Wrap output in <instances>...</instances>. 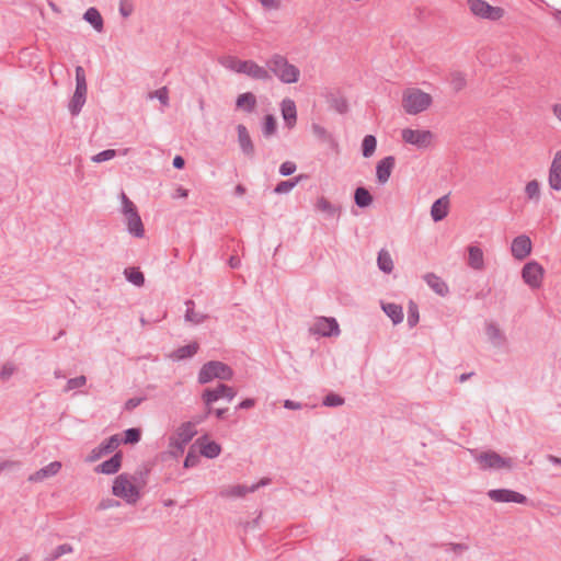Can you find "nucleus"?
<instances>
[{
  "mask_svg": "<svg viewBox=\"0 0 561 561\" xmlns=\"http://www.w3.org/2000/svg\"><path fill=\"white\" fill-rule=\"evenodd\" d=\"M330 106L340 114H344L348 110V104L345 98L340 95H330L329 98Z\"/></svg>",
  "mask_w": 561,
  "mask_h": 561,
  "instance_id": "37",
  "label": "nucleus"
},
{
  "mask_svg": "<svg viewBox=\"0 0 561 561\" xmlns=\"http://www.w3.org/2000/svg\"><path fill=\"white\" fill-rule=\"evenodd\" d=\"M373 195L364 186H358L354 192V202L359 208L369 207L373 204Z\"/></svg>",
  "mask_w": 561,
  "mask_h": 561,
  "instance_id": "29",
  "label": "nucleus"
},
{
  "mask_svg": "<svg viewBox=\"0 0 561 561\" xmlns=\"http://www.w3.org/2000/svg\"><path fill=\"white\" fill-rule=\"evenodd\" d=\"M492 334H493V347L505 346L506 339L495 325H493Z\"/></svg>",
  "mask_w": 561,
  "mask_h": 561,
  "instance_id": "55",
  "label": "nucleus"
},
{
  "mask_svg": "<svg viewBox=\"0 0 561 561\" xmlns=\"http://www.w3.org/2000/svg\"><path fill=\"white\" fill-rule=\"evenodd\" d=\"M131 11H133L131 4H125V3L121 2L119 12L124 18L129 16L131 14Z\"/></svg>",
  "mask_w": 561,
  "mask_h": 561,
  "instance_id": "64",
  "label": "nucleus"
},
{
  "mask_svg": "<svg viewBox=\"0 0 561 561\" xmlns=\"http://www.w3.org/2000/svg\"><path fill=\"white\" fill-rule=\"evenodd\" d=\"M425 283L439 296L444 297L449 289L447 284L436 274L427 273L423 276Z\"/></svg>",
  "mask_w": 561,
  "mask_h": 561,
  "instance_id": "23",
  "label": "nucleus"
},
{
  "mask_svg": "<svg viewBox=\"0 0 561 561\" xmlns=\"http://www.w3.org/2000/svg\"><path fill=\"white\" fill-rule=\"evenodd\" d=\"M121 444V439L117 434L112 435L110 438L103 440L99 446L93 448L87 457L88 462H94L101 457L113 453Z\"/></svg>",
  "mask_w": 561,
  "mask_h": 561,
  "instance_id": "10",
  "label": "nucleus"
},
{
  "mask_svg": "<svg viewBox=\"0 0 561 561\" xmlns=\"http://www.w3.org/2000/svg\"><path fill=\"white\" fill-rule=\"evenodd\" d=\"M122 199H123V214L125 216H128L133 213H137V207L135 204L125 195V193H122Z\"/></svg>",
  "mask_w": 561,
  "mask_h": 561,
  "instance_id": "54",
  "label": "nucleus"
},
{
  "mask_svg": "<svg viewBox=\"0 0 561 561\" xmlns=\"http://www.w3.org/2000/svg\"><path fill=\"white\" fill-rule=\"evenodd\" d=\"M115 156H116V150L106 149V150H103V151L96 153L95 156H93L92 161L96 162V163H101V162L108 161V160L113 159Z\"/></svg>",
  "mask_w": 561,
  "mask_h": 561,
  "instance_id": "50",
  "label": "nucleus"
},
{
  "mask_svg": "<svg viewBox=\"0 0 561 561\" xmlns=\"http://www.w3.org/2000/svg\"><path fill=\"white\" fill-rule=\"evenodd\" d=\"M149 96L151 99L157 98L161 102L162 105L169 104V91H168L167 87H162V88L156 90L154 92H151L149 94Z\"/></svg>",
  "mask_w": 561,
  "mask_h": 561,
  "instance_id": "52",
  "label": "nucleus"
},
{
  "mask_svg": "<svg viewBox=\"0 0 561 561\" xmlns=\"http://www.w3.org/2000/svg\"><path fill=\"white\" fill-rule=\"evenodd\" d=\"M302 175L296 176L287 181H280L274 188L276 194H285L290 192L301 180Z\"/></svg>",
  "mask_w": 561,
  "mask_h": 561,
  "instance_id": "38",
  "label": "nucleus"
},
{
  "mask_svg": "<svg viewBox=\"0 0 561 561\" xmlns=\"http://www.w3.org/2000/svg\"><path fill=\"white\" fill-rule=\"evenodd\" d=\"M198 351L196 342L179 347L174 351L172 357L175 359H185L195 355Z\"/></svg>",
  "mask_w": 561,
  "mask_h": 561,
  "instance_id": "32",
  "label": "nucleus"
},
{
  "mask_svg": "<svg viewBox=\"0 0 561 561\" xmlns=\"http://www.w3.org/2000/svg\"><path fill=\"white\" fill-rule=\"evenodd\" d=\"M434 134L431 130H420L405 128L402 130V139L407 144L413 145L419 149H426L431 146Z\"/></svg>",
  "mask_w": 561,
  "mask_h": 561,
  "instance_id": "9",
  "label": "nucleus"
},
{
  "mask_svg": "<svg viewBox=\"0 0 561 561\" xmlns=\"http://www.w3.org/2000/svg\"><path fill=\"white\" fill-rule=\"evenodd\" d=\"M477 460L480 462L482 469L491 468V451L481 453Z\"/></svg>",
  "mask_w": 561,
  "mask_h": 561,
  "instance_id": "59",
  "label": "nucleus"
},
{
  "mask_svg": "<svg viewBox=\"0 0 561 561\" xmlns=\"http://www.w3.org/2000/svg\"><path fill=\"white\" fill-rule=\"evenodd\" d=\"M243 75H247L254 80H262V81L272 80V75L270 73V71L266 68L257 65L253 60H247V65H245Z\"/></svg>",
  "mask_w": 561,
  "mask_h": 561,
  "instance_id": "19",
  "label": "nucleus"
},
{
  "mask_svg": "<svg viewBox=\"0 0 561 561\" xmlns=\"http://www.w3.org/2000/svg\"><path fill=\"white\" fill-rule=\"evenodd\" d=\"M266 66L270 73L273 72L284 83H295L299 79V69L282 55H273L266 61Z\"/></svg>",
  "mask_w": 561,
  "mask_h": 561,
  "instance_id": "2",
  "label": "nucleus"
},
{
  "mask_svg": "<svg viewBox=\"0 0 561 561\" xmlns=\"http://www.w3.org/2000/svg\"><path fill=\"white\" fill-rule=\"evenodd\" d=\"M377 147V139L374 135H366L362 142V153L365 158L371 157Z\"/></svg>",
  "mask_w": 561,
  "mask_h": 561,
  "instance_id": "35",
  "label": "nucleus"
},
{
  "mask_svg": "<svg viewBox=\"0 0 561 561\" xmlns=\"http://www.w3.org/2000/svg\"><path fill=\"white\" fill-rule=\"evenodd\" d=\"M61 469V462L53 461L28 477L31 482H39L46 478L56 476Z\"/></svg>",
  "mask_w": 561,
  "mask_h": 561,
  "instance_id": "21",
  "label": "nucleus"
},
{
  "mask_svg": "<svg viewBox=\"0 0 561 561\" xmlns=\"http://www.w3.org/2000/svg\"><path fill=\"white\" fill-rule=\"evenodd\" d=\"M123 454L122 451H117L110 459L100 463L96 468V472H101L104 474H114L118 472L122 467Z\"/></svg>",
  "mask_w": 561,
  "mask_h": 561,
  "instance_id": "18",
  "label": "nucleus"
},
{
  "mask_svg": "<svg viewBox=\"0 0 561 561\" xmlns=\"http://www.w3.org/2000/svg\"><path fill=\"white\" fill-rule=\"evenodd\" d=\"M449 210V197L444 195L436 199L431 207V216L435 222L447 217Z\"/></svg>",
  "mask_w": 561,
  "mask_h": 561,
  "instance_id": "20",
  "label": "nucleus"
},
{
  "mask_svg": "<svg viewBox=\"0 0 561 561\" xmlns=\"http://www.w3.org/2000/svg\"><path fill=\"white\" fill-rule=\"evenodd\" d=\"M237 392L232 387L225 383H219L215 389L207 388L203 391L202 399L207 408V414L211 413V404L221 399L226 398L228 401L233 400Z\"/></svg>",
  "mask_w": 561,
  "mask_h": 561,
  "instance_id": "7",
  "label": "nucleus"
},
{
  "mask_svg": "<svg viewBox=\"0 0 561 561\" xmlns=\"http://www.w3.org/2000/svg\"><path fill=\"white\" fill-rule=\"evenodd\" d=\"M124 275L128 282L131 284L141 287L145 284V276L142 272H140L136 267H127L124 270Z\"/></svg>",
  "mask_w": 561,
  "mask_h": 561,
  "instance_id": "33",
  "label": "nucleus"
},
{
  "mask_svg": "<svg viewBox=\"0 0 561 561\" xmlns=\"http://www.w3.org/2000/svg\"><path fill=\"white\" fill-rule=\"evenodd\" d=\"M311 331L322 336H337L341 333L336 319L327 317L319 318Z\"/></svg>",
  "mask_w": 561,
  "mask_h": 561,
  "instance_id": "11",
  "label": "nucleus"
},
{
  "mask_svg": "<svg viewBox=\"0 0 561 561\" xmlns=\"http://www.w3.org/2000/svg\"><path fill=\"white\" fill-rule=\"evenodd\" d=\"M493 501L501 503H518V504H527L528 499L516 491L508 489H497L493 490Z\"/></svg>",
  "mask_w": 561,
  "mask_h": 561,
  "instance_id": "13",
  "label": "nucleus"
},
{
  "mask_svg": "<svg viewBox=\"0 0 561 561\" xmlns=\"http://www.w3.org/2000/svg\"><path fill=\"white\" fill-rule=\"evenodd\" d=\"M257 488L259 485H252L251 488H247L244 485H233L229 489L222 490L220 495L226 497H241L244 496L248 492H254Z\"/></svg>",
  "mask_w": 561,
  "mask_h": 561,
  "instance_id": "31",
  "label": "nucleus"
},
{
  "mask_svg": "<svg viewBox=\"0 0 561 561\" xmlns=\"http://www.w3.org/2000/svg\"><path fill=\"white\" fill-rule=\"evenodd\" d=\"M316 208L320 211L328 214L329 216H334L339 210L337 207L332 205L325 197H320L317 201Z\"/></svg>",
  "mask_w": 561,
  "mask_h": 561,
  "instance_id": "43",
  "label": "nucleus"
},
{
  "mask_svg": "<svg viewBox=\"0 0 561 561\" xmlns=\"http://www.w3.org/2000/svg\"><path fill=\"white\" fill-rule=\"evenodd\" d=\"M467 4L476 16L491 19V4L484 0H467Z\"/></svg>",
  "mask_w": 561,
  "mask_h": 561,
  "instance_id": "25",
  "label": "nucleus"
},
{
  "mask_svg": "<svg viewBox=\"0 0 561 561\" xmlns=\"http://www.w3.org/2000/svg\"><path fill=\"white\" fill-rule=\"evenodd\" d=\"M543 275V267L536 261L526 263L522 268L523 280L533 289H537L541 286Z\"/></svg>",
  "mask_w": 561,
  "mask_h": 561,
  "instance_id": "8",
  "label": "nucleus"
},
{
  "mask_svg": "<svg viewBox=\"0 0 561 561\" xmlns=\"http://www.w3.org/2000/svg\"><path fill=\"white\" fill-rule=\"evenodd\" d=\"M296 164L291 161H286L284 163L280 164V168H279V173L283 175V176H288V175H291L295 171H296Z\"/></svg>",
  "mask_w": 561,
  "mask_h": 561,
  "instance_id": "57",
  "label": "nucleus"
},
{
  "mask_svg": "<svg viewBox=\"0 0 561 561\" xmlns=\"http://www.w3.org/2000/svg\"><path fill=\"white\" fill-rule=\"evenodd\" d=\"M450 84L456 92L462 90L466 87V78L463 73L459 71L450 73Z\"/></svg>",
  "mask_w": 561,
  "mask_h": 561,
  "instance_id": "46",
  "label": "nucleus"
},
{
  "mask_svg": "<svg viewBox=\"0 0 561 561\" xmlns=\"http://www.w3.org/2000/svg\"><path fill=\"white\" fill-rule=\"evenodd\" d=\"M15 370H16V366L13 363L8 362V363L3 364V366L0 370V379L3 381L9 380L12 377V375L15 373Z\"/></svg>",
  "mask_w": 561,
  "mask_h": 561,
  "instance_id": "51",
  "label": "nucleus"
},
{
  "mask_svg": "<svg viewBox=\"0 0 561 561\" xmlns=\"http://www.w3.org/2000/svg\"><path fill=\"white\" fill-rule=\"evenodd\" d=\"M72 551H73V547L71 545L62 543V545L58 546L53 552L47 554L45 557V560L46 561H55V560L59 559L61 556L71 553Z\"/></svg>",
  "mask_w": 561,
  "mask_h": 561,
  "instance_id": "41",
  "label": "nucleus"
},
{
  "mask_svg": "<svg viewBox=\"0 0 561 561\" xmlns=\"http://www.w3.org/2000/svg\"><path fill=\"white\" fill-rule=\"evenodd\" d=\"M141 438V431L137 427L128 428L124 432V438L121 439L124 444H137Z\"/></svg>",
  "mask_w": 561,
  "mask_h": 561,
  "instance_id": "42",
  "label": "nucleus"
},
{
  "mask_svg": "<svg viewBox=\"0 0 561 561\" xmlns=\"http://www.w3.org/2000/svg\"><path fill=\"white\" fill-rule=\"evenodd\" d=\"M85 383H87V378L83 375L75 377V378H70L67 381V385L65 387V391L68 392L70 390H73V389H77V388H81Z\"/></svg>",
  "mask_w": 561,
  "mask_h": 561,
  "instance_id": "47",
  "label": "nucleus"
},
{
  "mask_svg": "<svg viewBox=\"0 0 561 561\" xmlns=\"http://www.w3.org/2000/svg\"><path fill=\"white\" fill-rule=\"evenodd\" d=\"M267 10H277L280 7V0H259Z\"/></svg>",
  "mask_w": 561,
  "mask_h": 561,
  "instance_id": "61",
  "label": "nucleus"
},
{
  "mask_svg": "<svg viewBox=\"0 0 561 561\" xmlns=\"http://www.w3.org/2000/svg\"><path fill=\"white\" fill-rule=\"evenodd\" d=\"M324 407H340L344 404V398L336 393H329L323 399Z\"/></svg>",
  "mask_w": 561,
  "mask_h": 561,
  "instance_id": "48",
  "label": "nucleus"
},
{
  "mask_svg": "<svg viewBox=\"0 0 561 561\" xmlns=\"http://www.w3.org/2000/svg\"><path fill=\"white\" fill-rule=\"evenodd\" d=\"M282 115L288 128H293L297 121L296 104L290 99L283 100L280 104Z\"/></svg>",
  "mask_w": 561,
  "mask_h": 561,
  "instance_id": "22",
  "label": "nucleus"
},
{
  "mask_svg": "<svg viewBox=\"0 0 561 561\" xmlns=\"http://www.w3.org/2000/svg\"><path fill=\"white\" fill-rule=\"evenodd\" d=\"M145 474H147V471H139L134 476H128L127 473L117 476L113 482L112 493L117 497L126 500L127 503H136L140 495L136 484L142 480Z\"/></svg>",
  "mask_w": 561,
  "mask_h": 561,
  "instance_id": "1",
  "label": "nucleus"
},
{
  "mask_svg": "<svg viewBox=\"0 0 561 561\" xmlns=\"http://www.w3.org/2000/svg\"><path fill=\"white\" fill-rule=\"evenodd\" d=\"M255 405V400L254 399H251V398H248L243 401H241L237 409H240V410H245V409H251Z\"/></svg>",
  "mask_w": 561,
  "mask_h": 561,
  "instance_id": "62",
  "label": "nucleus"
},
{
  "mask_svg": "<svg viewBox=\"0 0 561 561\" xmlns=\"http://www.w3.org/2000/svg\"><path fill=\"white\" fill-rule=\"evenodd\" d=\"M394 164H396V159L392 156L385 157L377 163L376 176H377V181L380 184H385L386 182H388V180L391 175V172L394 168Z\"/></svg>",
  "mask_w": 561,
  "mask_h": 561,
  "instance_id": "15",
  "label": "nucleus"
},
{
  "mask_svg": "<svg viewBox=\"0 0 561 561\" xmlns=\"http://www.w3.org/2000/svg\"><path fill=\"white\" fill-rule=\"evenodd\" d=\"M549 185L554 191L561 190V150L556 152L550 165Z\"/></svg>",
  "mask_w": 561,
  "mask_h": 561,
  "instance_id": "16",
  "label": "nucleus"
},
{
  "mask_svg": "<svg viewBox=\"0 0 561 561\" xmlns=\"http://www.w3.org/2000/svg\"><path fill=\"white\" fill-rule=\"evenodd\" d=\"M525 193L529 199L539 201L540 197V185L537 180L529 181L526 184Z\"/></svg>",
  "mask_w": 561,
  "mask_h": 561,
  "instance_id": "44",
  "label": "nucleus"
},
{
  "mask_svg": "<svg viewBox=\"0 0 561 561\" xmlns=\"http://www.w3.org/2000/svg\"><path fill=\"white\" fill-rule=\"evenodd\" d=\"M83 19L92 25L95 32L102 33L103 32V18L98 9L95 8H89L84 14Z\"/></svg>",
  "mask_w": 561,
  "mask_h": 561,
  "instance_id": "27",
  "label": "nucleus"
},
{
  "mask_svg": "<svg viewBox=\"0 0 561 561\" xmlns=\"http://www.w3.org/2000/svg\"><path fill=\"white\" fill-rule=\"evenodd\" d=\"M445 551H453L456 554H461L463 551L468 549V547L463 543H444L443 545Z\"/></svg>",
  "mask_w": 561,
  "mask_h": 561,
  "instance_id": "56",
  "label": "nucleus"
},
{
  "mask_svg": "<svg viewBox=\"0 0 561 561\" xmlns=\"http://www.w3.org/2000/svg\"><path fill=\"white\" fill-rule=\"evenodd\" d=\"M236 106L247 113H252L256 107V96L252 92L242 93L238 95Z\"/></svg>",
  "mask_w": 561,
  "mask_h": 561,
  "instance_id": "26",
  "label": "nucleus"
},
{
  "mask_svg": "<svg viewBox=\"0 0 561 561\" xmlns=\"http://www.w3.org/2000/svg\"><path fill=\"white\" fill-rule=\"evenodd\" d=\"M531 248H533V244H531L530 238L526 234H520V236L516 237L512 242V247H511L512 255L516 260L522 261L530 254Z\"/></svg>",
  "mask_w": 561,
  "mask_h": 561,
  "instance_id": "12",
  "label": "nucleus"
},
{
  "mask_svg": "<svg viewBox=\"0 0 561 561\" xmlns=\"http://www.w3.org/2000/svg\"><path fill=\"white\" fill-rule=\"evenodd\" d=\"M377 262H378V267L385 273H390L393 270L392 259H391L390 254L385 250H381L378 253Z\"/></svg>",
  "mask_w": 561,
  "mask_h": 561,
  "instance_id": "36",
  "label": "nucleus"
},
{
  "mask_svg": "<svg viewBox=\"0 0 561 561\" xmlns=\"http://www.w3.org/2000/svg\"><path fill=\"white\" fill-rule=\"evenodd\" d=\"M247 60H241L237 57H228L224 62V66L237 73H243L245 69Z\"/></svg>",
  "mask_w": 561,
  "mask_h": 561,
  "instance_id": "39",
  "label": "nucleus"
},
{
  "mask_svg": "<svg viewBox=\"0 0 561 561\" xmlns=\"http://www.w3.org/2000/svg\"><path fill=\"white\" fill-rule=\"evenodd\" d=\"M118 505H119L118 501H115L112 499H104L99 503L98 510L103 511V510H107V508L118 506Z\"/></svg>",
  "mask_w": 561,
  "mask_h": 561,
  "instance_id": "60",
  "label": "nucleus"
},
{
  "mask_svg": "<svg viewBox=\"0 0 561 561\" xmlns=\"http://www.w3.org/2000/svg\"><path fill=\"white\" fill-rule=\"evenodd\" d=\"M194 445L190 448L185 459H184V467L185 468H193L195 466H197V463L199 462V457L198 455L194 451Z\"/></svg>",
  "mask_w": 561,
  "mask_h": 561,
  "instance_id": "53",
  "label": "nucleus"
},
{
  "mask_svg": "<svg viewBox=\"0 0 561 561\" xmlns=\"http://www.w3.org/2000/svg\"><path fill=\"white\" fill-rule=\"evenodd\" d=\"M197 423L198 422H184L176 428L175 435L169 437L170 454L174 458H178L184 453L185 446L197 434Z\"/></svg>",
  "mask_w": 561,
  "mask_h": 561,
  "instance_id": "4",
  "label": "nucleus"
},
{
  "mask_svg": "<svg viewBox=\"0 0 561 561\" xmlns=\"http://www.w3.org/2000/svg\"><path fill=\"white\" fill-rule=\"evenodd\" d=\"M312 130L319 138H325L327 136V129L318 124L312 125Z\"/></svg>",
  "mask_w": 561,
  "mask_h": 561,
  "instance_id": "63",
  "label": "nucleus"
},
{
  "mask_svg": "<svg viewBox=\"0 0 561 561\" xmlns=\"http://www.w3.org/2000/svg\"><path fill=\"white\" fill-rule=\"evenodd\" d=\"M87 80H85V73L81 66L76 67V90L75 93L69 102L68 108L72 116H77L87 100Z\"/></svg>",
  "mask_w": 561,
  "mask_h": 561,
  "instance_id": "6",
  "label": "nucleus"
},
{
  "mask_svg": "<svg viewBox=\"0 0 561 561\" xmlns=\"http://www.w3.org/2000/svg\"><path fill=\"white\" fill-rule=\"evenodd\" d=\"M419 319H420V314H419L417 305L411 300L409 302V307H408V324H409V327L410 328L415 327L419 322Z\"/></svg>",
  "mask_w": 561,
  "mask_h": 561,
  "instance_id": "45",
  "label": "nucleus"
},
{
  "mask_svg": "<svg viewBox=\"0 0 561 561\" xmlns=\"http://www.w3.org/2000/svg\"><path fill=\"white\" fill-rule=\"evenodd\" d=\"M232 377L233 370L230 366L219 360H210L202 366L198 382L205 385L214 379L230 380Z\"/></svg>",
  "mask_w": 561,
  "mask_h": 561,
  "instance_id": "5",
  "label": "nucleus"
},
{
  "mask_svg": "<svg viewBox=\"0 0 561 561\" xmlns=\"http://www.w3.org/2000/svg\"><path fill=\"white\" fill-rule=\"evenodd\" d=\"M186 305V312H185V319L190 322H193L195 324H199L205 321L206 316L199 312H196L194 310V301L187 300L185 302Z\"/></svg>",
  "mask_w": 561,
  "mask_h": 561,
  "instance_id": "34",
  "label": "nucleus"
},
{
  "mask_svg": "<svg viewBox=\"0 0 561 561\" xmlns=\"http://www.w3.org/2000/svg\"><path fill=\"white\" fill-rule=\"evenodd\" d=\"M145 400V397L130 398L125 402L124 409L130 412L134 409H136L139 404H141Z\"/></svg>",
  "mask_w": 561,
  "mask_h": 561,
  "instance_id": "58",
  "label": "nucleus"
},
{
  "mask_svg": "<svg viewBox=\"0 0 561 561\" xmlns=\"http://www.w3.org/2000/svg\"><path fill=\"white\" fill-rule=\"evenodd\" d=\"M468 252V265L473 270H482L484 265L482 250L479 247L470 245Z\"/></svg>",
  "mask_w": 561,
  "mask_h": 561,
  "instance_id": "28",
  "label": "nucleus"
},
{
  "mask_svg": "<svg viewBox=\"0 0 561 561\" xmlns=\"http://www.w3.org/2000/svg\"><path fill=\"white\" fill-rule=\"evenodd\" d=\"M125 217L128 232L136 238H142L145 234V228L138 211Z\"/></svg>",
  "mask_w": 561,
  "mask_h": 561,
  "instance_id": "24",
  "label": "nucleus"
},
{
  "mask_svg": "<svg viewBox=\"0 0 561 561\" xmlns=\"http://www.w3.org/2000/svg\"><path fill=\"white\" fill-rule=\"evenodd\" d=\"M237 131H238V142L240 145V148L242 150V152L249 157V158H253L254 156V145L251 140V137H250V134L247 129V127L242 124H239L237 126Z\"/></svg>",
  "mask_w": 561,
  "mask_h": 561,
  "instance_id": "17",
  "label": "nucleus"
},
{
  "mask_svg": "<svg viewBox=\"0 0 561 561\" xmlns=\"http://www.w3.org/2000/svg\"><path fill=\"white\" fill-rule=\"evenodd\" d=\"M512 468V459L503 458L499 454L493 451V469Z\"/></svg>",
  "mask_w": 561,
  "mask_h": 561,
  "instance_id": "49",
  "label": "nucleus"
},
{
  "mask_svg": "<svg viewBox=\"0 0 561 561\" xmlns=\"http://www.w3.org/2000/svg\"><path fill=\"white\" fill-rule=\"evenodd\" d=\"M196 445L199 447L201 455L206 458L214 459L220 455V445L214 440L209 442L206 435L197 438L194 446Z\"/></svg>",
  "mask_w": 561,
  "mask_h": 561,
  "instance_id": "14",
  "label": "nucleus"
},
{
  "mask_svg": "<svg viewBox=\"0 0 561 561\" xmlns=\"http://www.w3.org/2000/svg\"><path fill=\"white\" fill-rule=\"evenodd\" d=\"M382 310L392 320L394 324L401 323L403 320L402 307L397 304H383Z\"/></svg>",
  "mask_w": 561,
  "mask_h": 561,
  "instance_id": "30",
  "label": "nucleus"
},
{
  "mask_svg": "<svg viewBox=\"0 0 561 561\" xmlns=\"http://www.w3.org/2000/svg\"><path fill=\"white\" fill-rule=\"evenodd\" d=\"M276 129H277L276 118L272 114H267L264 117V124H263V128H262V133H263L264 137L268 138V137L273 136L276 133Z\"/></svg>",
  "mask_w": 561,
  "mask_h": 561,
  "instance_id": "40",
  "label": "nucleus"
},
{
  "mask_svg": "<svg viewBox=\"0 0 561 561\" xmlns=\"http://www.w3.org/2000/svg\"><path fill=\"white\" fill-rule=\"evenodd\" d=\"M433 102L431 94L417 88L404 90L402 96V106L410 115H416L427 110Z\"/></svg>",
  "mask_w": 561,
  "mask_h": 561,
  "instance_id": "3",
  "label": "nucleus"
}]
</instances>
